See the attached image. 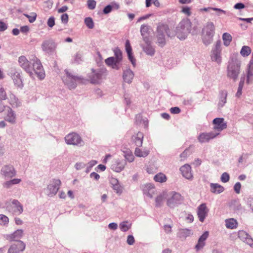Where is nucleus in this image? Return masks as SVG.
<instances>
[{
    "label": "nucleus",
    "instance_id": "nucleus-1",
    "mask_svg": "<svg viewBox=\"0 0 253 253\" xmlns=\"http://www.w3.org/2000/svg\"><path fill=\"white\" fill-rule=\"evenodd\" d=\"M192 23L188 18L183 19L175 28L174 36L180 40H185L190 34Z\"/></svg>",
    "mask_w": 253,
    "mask_h": 253
},
{
    "label": "nucleus",
    "instance_id": "nucleus-2",
    "mask_svg": "<svg viewBox=\"0 0 253 253\" xmlns=\"http://www.w3.org/2000/svg\"><path fill=\"white\" fill-rule=\"evenodd\" d=\"M241 72V62L237 59H232L227 67V77L235 82Z\"/></svg>",
    "mask_w": 253,
    "mask_h": 253
},
{
    "label": "nucleus",
    "instance_id": "nucleus-3",
    "mask_svg": "<svg viewBox=\"0 0 253 253\" xmlns=\"http://www.w3.org/2000/svg\"><path fill=\"white\" fill-rule=\"evenodd\" d=\"M5 208L9 212L17 215H20L23 211V205L16 199L6 201Z\"/></svg>",
    "mask_w": 253,
    "mask_h": 253
},
{
    "label": "nucleus",
    "instance_id": "nucleus-4",
    "mask_svg": "<svg viewBox=\"0 0 253 253\" xmlns=\"http://www.w3.org/2000/svg\"><path fill=\"white\" fill-rule=\"evenodd\" d=\"M169 31L168 26L167 25H160L157 28V43L161 46H163L166 43L165 35L167 34L168 36L172 37L174 36V34H171Z\"/></svg>",
    "mask_w": 253,
    "mask_h": 253
},
{
    "label": "nucleus",
    "instance_id": "nucleus-5",
    "mask_svg": "<svg viewBox=\"0 0 253 253\" xmlns=\"http://www.w3.org/2000/svg\"><path fill=\"white\" fill-rule=\"evenodd\" d=\"M183 200L182 197L179 193L172 191L167 192V206L170 208H174L180 204Z\"/></svg>",
    "mask_w": 253,
    "mask_h": 253
},
{
    "label": "nucleus",
    "instance_id": "nucleus-6",
    "mask_svg": "<svg viewBox=\"0 0 253 253\" xmlns=\"http://www.w3.org/2000/svg\"><path fill=\"white\" fill-rule=\"evenodd\" d=\"M65 75L62 78V80L64 84L67 85L69 89H74L78 83L81 81L80 77L73 76L68 71L65 70Z\"/></svg>",
    "mask_w": 253,
    "mask_h": 253
},
{
    "label": "nucleus",
    "instance_id": "nucleus-7",
    "mask_svg": "<svg viewBox=\"0 0 253 253\" xmlns=\"http://www.w3.org/2000/svg\"><path fill=\"white\" fill-rule=\"evenodd\" d=\"M65 142L68 145L83 146L84 142L81 136L76 132H71L66 135L64 138Z\"/></svg>",
    "mask_w": 253,
    "mask_h": 253
},
{
    "label": "nucleus",
    "instance_id": "nucleus-8",
    "mask_svg": "<svg viewBox=\"0 0 253 253\" xmlns=\"http://www.w3.org/2000/svg\"><path fill=\"white\" fill-rule=\"evenodd\" d=\"M211 59L212 61L216 62L217 64H221L222 61L221 47L220 41L216 42L212 48L211 52Z\"/></svg>",
    "mask_w": 253,
    "mask_h": 253
},
{
    "label": "nucleus",
    "instance_id": "nucleus-9",
    "mask_svg": "<svg viewBox=\"0 0 253 253\" xmlns=\"http://www.w3.org/2000/svg\"><path fill=\"white\" fill-rule=\"evenodd\" d=\"M61 184V182L58 179L51 180L45 189L46 195L49 197L55 195L60 188Z\"/></svg>",
    "mask_w": 253,
    "mask_h": 253
},
{
    "label": "nucleus",
    "instance_id": "nucleus-10",
    "mask_svg": "<svg viewBox=\"0 0 253 253\" xmlns=\"http://www.w3.org/2000/svg\"><path fill=\"white\" fill-rule=\"evenodd\" d=\"M18 62L21 67L31 78H34L32 67L31 62L25 56L21 55L18 57Z\"/></svg>",
    "mask_w": 253,
    "mask_h": 253
},
{
    "label": "nucleus",
    "instance_id": "nucleus-11",
    "mask_svg": "<svg viewBox=\"0 0 253 253\" xmlns=\"http://www.w3.org/2000/svg\"><path fill=\"white\" fill-rule=\"evenodd\" d=\"M33 61V72L37 75L40 80L43 79L45 78V72L40 60L36 57Z\"/></svg>",
    "mask_w": 253,
    "mask_h": 253
},
{
    "label": "nucleus",
    "instance_id": "nucleus-12",
    "mask_svg": "<svg viewBox=\"0 0 253 253\" xmlns=\"http://www.w3.org/2000/svg\"><path fill=\"white\" fill-rule=\"evenodd\" d=\"M143 52L147 55L153 56L156 52L155 47L152 45L149 38H145L143 42L140 43Z\"/></svg>",
    "mask_w": 253,
    "mask_h": 253
},
{
    "label": "nucleus",
    "instance_id": "nucleus-13",
    "mask_svg": "<svg viewBox=\"0 0 253 253\" xmlns=\"http://www.w3.org/2000/svg\"><path fill=\"white\" fill-rule=\"evenodd\" d=\"M57 44L52 40L44 41L41 47L42 50L48 55L53 54L56 50Z\"/></svg>",
    "mask_w": 253,
    "mask_h": 253
},
{
    "label": "nucleus",
    "instance_id": "nucleus-14",
    "mask_svg": "<svg viewBox=\"0 0 253 253\" xmlns=\"http://www.w3.org/2000/svg\"><path fill=\"white\" fill-rule=\"evenodd\" d=\"M212 124L214 130L212 131L214 133H218V135H219L221 131L226 129L227 127V122L225 121L224 119L223 118H215L212 121Z\"/></svg>",
    "mask_w": 253,
    "mask_h": 253
},
{
    "label": "nucleus",
    "instance_id": "nucleus-15",
    "mask_svg": "<svg viewBox=\"0 0 253 253\" xmlns=\"http://www.w3.org/2000/svg\"><path fill=\"white\" fill-rule=\"evenodd\" d=\"M104 72L101 70H95L92 69L89 78L92 84L100 83L104 77Z\"/></svg>",
    "mask_w": 253,
    "mask_h": 253
},
{
    "label": "nucleus",
    "instance_id": "nucleus-16",
    "mask_svg": "<svg viewBox=\"0 0 253 253\" xmlns=\"http://www.w3.org/2000/svg\"><path fill=\"white\" fill-rule=\"evenodd\" d=\"M16 174L15 169L10 165H4L0 169V174L4 177L12 178L15 176Z\"/></svg>",
    "mask_w": 253,
    "mask_h": 253
},
{
    "label": "nucleus",
    "instance_id": "nucleus-17",
    "mask_svg": "<svg viewBox=\"0 0 253 253\" xmlns=\"http://www.w3.org/2000/svg\"><path fill=\"white\" fill-rule=\"evenodd\" d=\"M25 244L23 241L19 240L10 246L7 253H21L25 250Z\"/></svg>",
    "mask_w": 253,
    "mask_h": 253
},
{
    "label": "nucleus",
    "instance_id": "nucleus-18",
    "mask_svg": "<svg viewBox=\"0 0 253 253\" xmlns=\"http://www.w3.org/2000/svg\"><path fill=\"white\" fill-rule=\"evenodd\" d=\"M126 165V161L116 159L112 162L111 169L116 172H120L125 169Z\"/></svg>",
    "mask_w": 253,
    "mask_h": 253
},
{
    "label": "nucleus",
    "instance_id": "nucleus-19",
    "mask_svg": "<svg viewBox=\"0 0 253 253\" xmlns=\"http://www.w3.org/2000/svg\"><path fill=\"white\" fill-rule=\"evenodd\" d=\"M218 135V133H214L213 131L203 132L199 135L198 140L201 143H207L210 140L215 138Z\"/></svg>",
    "mask_w": 253,
    "mask_h": 253
},
{
    "label": "nucleus",
    "instance_id": "nucleus-20",
    "mask_svg": "<svg viewBox=\"0 0 253 253\" xmlns=\"http://www.w3.org/2000/svg\"><path fill=\"white\" fill-rule=\"evenodd\" d=\"M4 119L11 124H15L16 122V114L10 107H7L5 109Z\"/></svg>",
    "mask_w": 253,
    "mask_h": 253
},
{
    "label": "nucleus",
    "instance_id": "nucleus-21",
    "mask_svg": "<svg viewBox=\"0 0 253 253\" xmlns=\"http://www.w3.org/2000/svg\"><path fill=\"white\" fill-rule=\"evenodd\" d=\"M209 209L205 203H203L199 205L197 208V215L199 220L203 222L208 215Z\"/></svg>",
    "mask_w": 253,
    "mask_h": 253
},
{
    "label": "nucleus",
    "instance_id": "nucleus-22",
    "mask_svg": "<svg viewBox=\"0 0 253 253\" xmlns=\"http://www.w3.org/2000/svg\"><path fill=\"white\" fill-rule=\"evenodd\" d=\"M182 176L188 180L193 179V175L192 172L191 167L188 164H185L180 167L179 169Z\"/></svg>",
    "mask_w": 253,
    "mask_h": 253
},
{
    "label": "nucleus",
    "instance_id": "nucleus-23",
    "mask_svg": "<svg viewBox=\"0 0 253 253\" xmlns=\"http://www.w3.org/2000/svg\"><path fill=\"white\" fill-rule=\"evenodd\" d=\"M238 237L244 242L253 248V239L247 232L244 230L238 231Z\"/></svg>",
    "mask_w": 253,
    "mask_h": 253
},
{
    "label": "nucleus",
    "instance_id": "nucleus-24",
    "mask_svg": "<svg viewBox=\"0 0 253 253\" xmlns=\"http://www.w3.org/2000/svg\"><path fill=\"white\" fill-rule=\"evenodd\" d=\"M24 235V231L22 229H17L13 233L9 234H7L5 238L7 240L10 241H19Z\"/></svg>",
    "mask_w": 253,
    "mask_h": 253
},
{
    "label": "nucleus",
    "instance_id": "nucleus-25",
    "mask_svg": "<svg viewBox=\"0 0 253 253\" xmlns=\"http://www.w3.org/2000/svg\"><path fill=\"white\" fill-rule=\"evenodd\" d=\"M110 183L114 191L118 194L121 195L123 192V187L121 185L119 180L115 177L110 178Z\"/></svg>",
    "mask_w": 253,
    "mask_h": 253
},
{
    "label": "nucleus",
    "instance_id": "nucleus-26",
    "mask_svg": "<svg viewBox=\"0 0 253 253\" xmlns=\"http://www.w3.org/2000/svg\"><path fill=\"white\" fill-rule=\"evenodd\" d=\"M142 190L143 194L150 198H152L155 194L154 186L151 183L144 185L143 186Z\"/></svg>",
    "mask_w": 253,
    "mask_h": 253
},
{
    "label": "nucleus",
    "instance_id": "nucleus-27",
    "mask_svg": "<svg viewBox=\"0 0 253 253\" xmlns=\"http://www.w3.org/2000/svg\"><path fill=\"white\" fill-rule=\"evenodd\" d=\"M253 82V59H252L247 67V84H250Z\"/></svg>",
    "mask_w": 253,
    "mask_h": 253
},
{
    "label": "nucleus",
    "instance_id": "nucleus-28",
    "mask_svg": "<svg viewBox=\"0 0 253 253\" xmlns=\"http://www.w3.org/2000/svg\"><path fill=\"white\" fill-rule=\"evenodd\" d=\"M134 76V74L133 72L129 68L124 70L123 78L125 82L129 84L131 83Z\"/></svg>",
    "mask_w": 253,
    "mask_h": 253
},
{
    "label": "nucleus",
    "instance_id": "nucleus-29",
    "mask_svg": "<svg viewBox=\"0 0 253 253\" xmlns=\"http://www.w3.org/2000/svg\"><path fill=\"white\" fill-rule=\"evenodd\" d=\"M209 236V232L205 231L199 238L198 243L195 246V249L197 251L203 249L205 246V241L207 240Z\"/></svg>",
    "mask_w": 253,
    "mask_h": 253
},
{
    "label": "nucleus",
    "instance_id": "nucleus-30",
    "mask_svg": "<svg viewBox=\"0 0 253 253\" xmlns=\"http://www.w3.org/2000/svg\"><path fill=\"white\" fill-rule=\"evenodd\" d=\"M125 48L129 60L133 65V67H135L136 65L135 59L133 56L132 48L128 40H127L126 42Z\"/></svg>",
    "mask_w": 253,
    "mask_h": 253
},
{
    "label": "nucleus",
    "instance_id": "nucleus-31",
    "mask_svg": "<svg viewBox=\"0 0 253 253\" xmlns=\"http://www.w3.org/2000/svg\"><path fill=\"white\" fill-rule=\"evenodd\" d=\"M215 31V26L213 22H208L206 23L203 30L204 35L213 36Z\"/></svg>",
    "mask_w": 253,
    "mask_h": 253
},
{
    "label": "nucleus",
    "instance_id": "nucleus-32",
    "mask_svg": "<svg viewBox=\"0 0 253 253\" xmlns=\"http://www.w3.org/2000/svg\"><path fill=\"white\" fill-rule=\"evenodd\" d=\"M144 135L141 132H138L132 137V139L137 147H141L143 144Z\"/></svg>",
    "mask_w": 253,
    "mask_h": 253
},
{
    "label": "nucleus",
    "instance_id": "nucleus-33",
    "mask_svg": "<svg viewBox=\"0 0 253 253\" xmlns=\"http://www.w3.org/2000/svg\"><path fill=\"white\" fill-rule=\"evenodd\" d=\"M165 200H167V192L163 191L157 196L155 199V206L157 207H161Z\"/></svg>",
    "mask_w": 253,
    "mask_h": 253
},
{
    "label": "nucleus",
    "instance_id": "nucleus-34",
    "mask_svg": "<svg viewBox=\"0 0 253 253\" xmlns=\"http://www.w3.org/2000/svg\"><path fill=\"white\" fill-rule=\"evenodd\" d=\"M11 77L13 80L14 84L19 87L22 86V80L21 79L20 74L17 71H14L13 73H11Z\"/></svg>",
    "mask_w": 253,
    "mask_h": 253
},
{
    "label": "nucleus",
    "instance_id": "nucleus-35",
    "mask_svg": "<svg viewBox=\"0 0 253 253\" xmlns=\"http://www.w3.org/2000/svg\"><path fill=\"white\" fill-rule=\"evenodd\" d=\"M140 147H136L134 150V154L138 157H146L149 154V150L145 148L143 149L140 148Z\"/></svg>",
    "mask_w": 253,
    "mask_h": 253
},
{
    "label": "nucleus",
    "instance_id": "nucleus-36",
    "mask_svg": "<svg viewBox=\"0 0 253 253\" xmlns=\"http://www.w3.org/2000/svg\"><path fill=\"white\" fill-rule=\"evenodd\" d=\"M7 98L9 103L12 107L17 108L21 105V102L14 94L12 93L9 94V97Z\"/></svg>",
    "mask_w": 253,
    "mask_h": 253
},
{
    "label": "nucleus",
    "instance_id": "nucleus-37",
    "mask_svg": "<svg viewBox=\"0 0 253 253\" xmlns=\"http://www.w3.org/2000/svg\"><path fill=\"white\" fill-rule=\"evenodd\" d=\"M211 191L216 194H218L222 193L224 190V188L218 183H211L210 184Z\"/></svg>",
    "mask_w": 253,
    "mask_h": 253
},
{
    "label": "nucleus",
    "instance_id": "nucleus-38",
    "mask_svg": "<svg viewBox=\"0 0 253 253\" xmlns=\"http://www.w3.org/2000/svg\"><path fill=\"white\" fill-rule=\"evenodd\" d=\"M193 234V232L191 230L185 228V229H180L178 230L177 235L180 238L185 239L187 237H189L190 236Z\"/></svg>",
    "mask_w": 253,
    "mask_h": 253
},
{
    "label": "nucleus",
    "instance_id": "nucleus-39",
    "mask_svg": "<svg viewBox=\"0 0 253 253\" xmlns=\"http://www.w3.org/2000/svg\"><path fill=\"white\" fill-rule=\"evenodd\" d=\"M227 92L226 91H222L220 93L219 102L218 103V108L223 107L226 103Z\"/></svg>",
    "mask_w": 253,
    "mask_h": 253
},
{
    "label": "nucleus",
    "instance_id": "nucleus-40",
    "mask_svg": "<svg viewBox=\"0 0 253 253\" xmlns=\"http://www.w3.org/2000/svg\"><path fill=\"white\" fill-rule=\"evenodd\" d=\"M225 222V226L228 229H234L238 226V222L233 218L226 219Z\"/></svg>",
    "mask_w": 253,
    "mask_h": 253
},
{
    "label": "nucleus",
    "instance_id": "nucleus-41",
    "mask_svg": "<svg viewBox=\"0 0 253 253\" xmlns=\"http://www.w3.org/2000/svg\"><path fill=\"white\" fill-rule=\"evenodd\" d=\"M123 156L126 159V161L129 163L132 162L134 160V157L132 151L129 149H126L123 151Z\"/></svg>",
    "mask_w": 253,
    "mask_h": 253
},
{
    "label": "nucleus",
    "instance_id": "nucleus-42",
    "mask_svg": "<svg viewBox=\"0 0 253 253\" xmlns=\"http://www.w3.org/2000/svg\"><path fill=\"white\" fill-rule=\"evenodd\" d=\"M246 77L245 75H244L241 76L240 78V81L239 84V86L238 88V90L237 93H236V96L237 97H240L242 94V89L244 85Z\"/></svg>",
    "mask_w": 253,
    "mask_h": 253
},
{
    "label": "nucleus",
    "instance_id": "nucleus-43",
    "mask_svg": "<svg viewBox=\"0 0 253 253\" xmlns=\"http://www.w3.org/2000/svg\"><path fill=\"white\" fill-rule=\"evenodd\" d=\"M131 223L127 220L121 222L119 224V228L123 232H126L131 228Z\"/></svg>",
    "mask_w": 253,
    "mask_h": 253
},
{
    "label": "nucleus",
    "instance_id": "nucleus-44",
    "mask_svg": "<svg viewBox=\"0 0 253 253\" xmlns=\"http://www.w3.org/2000/svg\"><path fill=\"white\" fill-rule=\"evenodd\" d=\"M154 180L157 182L164 183L167 180V177L164 173L159 172L154 176Z\"/></svg>",
    "mask_w": 253,
    "mask_h": 253
},
{
    "label": "nucleus",
    "instance_id": "nucleus-45",
    "mask_svg": "<svg viewBox=\"0 0 253 253\" xmlns=\"http://www.w3.org/2000/svg\"><path fill=\"white\" fill-rule=\"evenodd\" d=\"M149 26L145 24H143L141 25L140 28V33L143 38V41L144 40L145 38H148V35H149Z\"/></svg>",
    "mask_w": 253,
    "mask_h": 253
},
{
    "label": "nucleus",
    "instance_id": "nucleus-46",
    "mask_svg": "<svg viewBox=\"0 0 253 253\" xmlns=\"http://www.w3.org/2000/svg\"><path fill=\"white\" fill-rule=\"evenodd\" d=\"M105 63L109 66H111L113 68L118 69V64L119 63L116 61L115 57H111L105 60Z\"/></svg>",
    "mask_w": 253,
    "mask_h": 253
},
{
    "label": "nucleus",
    "instance_id": "nucleus-47",
    "mask_svg": "<svg viewBox=\"0 0 253 253\" xmlns=\"http://www.w3.org/2000/svg\"><path fill=\"white\" fill-rule=\"evenodd\" d=\"M222 40L224 45L227 46L230 44L232 41V37L229 33H225L222 35Z\"/></svg>",
    "mask_w": 253,
    "mask_h": 253
},
{
    "label": "nucleus",
    "instance_id": "nucleus-48",
    "mask_svg": "<svg viewBox=\"0 0 253 253\" xmlns=\"http://www.w3.org/2000/svg\"><path fill=\"white\" fill-rule=\"evenodd\" d=\"M251 49L249 46H243L240 51L241 55L243 57L248 56L251 53Z\"/></svg>",
    "mask_w": 253,
    "mask_h": 253
},
{
    "label": "nucleus",
    "instance_id": "nucleus-49",
    "mask_svg": "<svg viewBox=\"0 0 253 253\" xmlns=\"http://www.w3.org/2000/svg\"><path fill=\"white\" fill-rule=\"evenodd\" d=\"M213 36L204 35L203 37V42L206 45L210 44L212 41Z\"/></svg>",
    "mask_w": 253,
    "mask_h": 253
},
{
    "label": "nucleus",
    "instance_id": "nucleus-50",
    "mask_svg": "<svg viewBox=\"0 0 253 253\" xmlns=\"http://www.w3.org/2000/svg\"><path fill=\"white\" fill-rule=\"evenodd\" d=\"M84 23L89 29H93L94 27V22L91 17H86L84 19Z\"/></svg>",
    "mask_w": 253,
    "mask_h": 253
},
{
    "label": "nucleus",
    "instance_id": "nucleus-51",
    "mask_svg": "<svg viewBox=\"0 0 253 253\" xmlns=\"http://www.w3.org/2000/svg\"><path fill=\"white\" fill-rule=\"evenodd\" d=\"M114 53L115 55V58L116 60V61L119 63L122 59V52L119 48H116L114 50Z\"/></svg>",
    "mask_w": 253,
    "mask_h": 253
},
{
    "label": "nucleus",
    "instance_id": "nucleus-52",
    "mask_svg": "<svg viewBox=\"0 0 253 253\" xmlns=\"http://www.w3.org/2000/svg\"><path fill=\"white\" fill-rule=\"evenodd\" d=\"M24 15L28 19V20L30 23H33L35 22L37 18V14L35 12L32 13L31 15L24 14Z\"/></svg>",
    "mask_w": 253,
    "mask_h": 253
},
{
    "label": "nucleus",
    "instance_id": "nucleus-53",
    "mask_svg": "<svg viewBox=\"0 0 253 253\" xmlns=\"http://www.w3.org/2000/svg\"><path fill=\"white\" fill-rule=\"evenodd\" d=\"M9 222L8 218L5 215L0 214V224L5 225Z\"/></svg>",
    "mask_w": 253,
    "mask_h": 253
},
{
    "label": "nucleus",
    "instance_id": "nucleus-54",
    "mask_svg": "<svg viewBox=\"0 0 253 253\" xmlns=\"http://www.w3.org/2000/svg\"><path fill=\"white\" fill-rule=\"evenodd\" d=\"M7 98L6 93L1 85L0 84V100H4Z\"/></svg>",
    "mask_w": 253,
    "mask_h": 253
},
{
    "label": "nucleus",
    "instance_id": "nucleus-55",
    "mask_svg": "<svg viewBox=\"0 0 253 253\" xmlns=\"http://www.w3.org/2000/svg\"><path fill=\"white\" fill-rule=\"evenodd\" d=\"M230 176L229 174L227 172H224L222 174L221 176V181L222 182L226 183L229 180Z\"/></svg>",
    "mask_w": 253,
    "mask_h": 253
},
{
    "label": "nucleus",
    "instance_id": "nucleus-56",
    "mask_svg": "<svg viewBox=\"0 0 253 253\" xmlns=\"http://www.w3.org/2000/svg\"><path fill=\"white\" fill-rule=\"evenodd\" d=\"M211 10L216 12L215 15L217 16H220L222 14H225L226 13V12L225 10L218 8L212 7Z\"/></svg>",
    "mask_w": 253,
    "mask_h": 253
},
{
    "label": "nucleus",
    "instance_id": "nucleus-57",
    "mask_svg": "<svg viewBox=\"0 0 253 253\" xmlns=\"http://www.w3.org/2000/svg\"><path fill=\"white\" fill-rule=\"evenodd\" d=\"M87 4L89 9H94L95 8L96 2L94 0H88Z\"/></svg>",
    "mask_w": 253,
    "mask_h": 253
},
{
    "label": "nucleus",
    "instance_id": "nucleus-58",
    "mask_svg": "<svg viewBox=\"0 0 253 253\" xmlns=\"http://www.w3.org/2000/svg\"><path fill=\"white\" fill-rule=\"evenodd\" d=\"M47 24L50 28H52L55 25V18L53 16L50 17L47 20Z\"/></svg>",
    "mask_w": 253,
    "mask_h": 253
},
{
    "label": "nucleus",
    "instance_id": "nucleus-59",
    "mask_svg": "<svg viewBox=\"0 0 253 253\" xmlns=\"http://www.w3.org/2000/svg\"><path fill=\"white\" fill-rule=\"evenodd\" d=\"M135 242L134 237L132 235H129L127 237L126 243L129 245H132Z\"/></svg>",
    "mask_w": 253,
    "mask_h": 253
},
{
    "label": "nucleus",
    "instance_id": "nucleus-60",
    "mask_svg": "<svg viewBox=\"0 0 253 253\" xmlns=\"http://www.w3.org/2000/svg\"><path fill=\"white\" fill-rule=\"evenodd\" d=\"M82 61V55L80 53H77L73 57V61L76 63H79Z\"/></svg>",
    "mask_w": 253,
    "mask_h": 253
},
{
    "label": "nucleus",
    "instance_id": "nucleus-61",
    "mask_svg": "<svg viewBox=\"0 0 253 253\" xmlns=\"http://www.w3.org/2000/svg\"><path fill=\"white\" fill-rule=\"evenodd\" d=\"M85 167V164L82 162L77 163L75 165V168L77 170H81Z\"/></svg>",
    "mask_w": 253,
    "mask_h": 253
},
{
    "label": "nucleus",
    "instance_id": "nucleus-62",
    "mask_svg": "<svg viewBox=\"0 0 253 253\" xmlns=\"http://www.w3.org/2000/svg\"><path fill=\"white\" fill-rule=\"evenodd\" d=\"M241 188V184L239 182L236 183L234 185V189L235 192L237 194L240 193Z\"/></svg>",
    "mask_w": 253,
    "mask_h": 253
},
{
    "label": "nucleus",
    "instance_id": "nucleus-63",
    "mask_svg": "<svg viewBox=\"0 0 253 253\" xmlns=\"http://www.w3.org/2000/svg\"><path fill=\"white\" fill-rule=\"evenodd\" d=\"M13 185V184H12V182L11 180L6 181L3 183V187L6 189L10 188Z\"/></svg>",
    "mask_w": 253,
    "mask_h": 253
},
{
    "label": "nucleus",
    "instance_id": "nucleus-64",
    "mask_svg": "<svg viewBox=\"0 0 253 253\" xmlns=\"http://www.w3.org/2000/svg\"><path fill=\"white\" fill-rule=\"evenodd\" d=\"M248 206L250 208L252 211H253V198L251 197L248 198L247 201Z\"/></svg>",
    "mask_w": 253,
    "mask_h": 253
}]
</instances>
